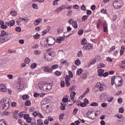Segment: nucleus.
I'll return each mask as SVG.
<instances>
[{
  "mask_svg": "<svg viewBox=\"0 0 125 125\" xmlns=\"http://www.w3.org/2000/svg\"><path fill=\"white\" fill-rule=\"evenodd\" d=\"M41 107L43 110H44L49 107V105H46V102H44V101L41 102Z\"/></svg>",
  "mask_w": 125,
  "mask_h": 125,
  "instance_id": "obj_14",
  "label": "nucleus"
},
{
  "mask_svg": "<svg viewBox=\"0 0 125 125\" xmlns=\"http://www.w3.org/2000/svg\"><path fill=\"white\" fill-rule=\"evenodd\" d=\"M62 102H64V103H66L67 102H70V101H69V96H66L65 98H64L62 99Z\"/></svg>",
  "mask_w": 125,
  "mask_h": 125,
  "instance_id": "obj_23",
  "label": "nucleus"
},
{
  "mask_svg": "<svg viewBox=\"0 0 125 125\" xmlns=\"http://www.w3.org/2000/svg\"><path fill=\"white\" fill-rule=\"evenodd\" d=\"M24 87V83L23 82L19 83L17 86L18 89H22Z\"/></svg>",
  "mask_w": 125,
  "mask_h": 125,
  "instance_id": "obj_19",
  "label": "nucleus"
},
{
  "mask_svg": "<svg viewBox=\"0 0 125 125\" xmlns=\"http://www.w3.org/2000/svg\"><path fill=\"white\" fill-rule=\"evenodd\" d=\"M38 87L42 90L46 92H48L50 89L52 88V86L50 84L43 83L42 82H40L38 84Z\"/></svg>",
  "mask_w": 125,
  "mask_h": 125,
  "instance_id": "obj_1",
  "label": "nucleus"
},
{
  "mask_svg": "<svg viewBox=\"0 0 125 125\" xmlns=\"http://www.w3.org/2000/svg\"><path fill=\"white\" fill-rule=\"evenodd\" d=\"M64 40H65V38L63 37H59L57 38L56 42L58 43H61V42H62V41H64Z\"/></svg>",
  "mask_w": 125,
  "mask_h": 125,
  "instance_id": "obj_17",
  "label": "nucleus"
},
{
  "mask_svg": "<svg viewBox=\"0 0 125 125\" xmlns=\"http://www.w3.org/2000/svg\"><path fill=\"white\" fill-rule=\"evenodd\" d=\"M24 119L26 120L27 123H31L32 121V118L30 117V115L29 114H24Z\"/></svg>",
  "mask_w": 125,
  "mask_h": 125,
  "instance_id": "obj_15",
  "label": "nucleus"
},
{
  "mask_svg": "<svg viewBox=\"0 0 125 125\" xmlns=\"http://www.w3.org/2000/svg\"><path fill=\"white\" fill-rule=\"evenodd\" d=\"M49 56H51V57H54L55 55H56V54L55 52L52 51L48 53Z\"/></svg>",
  "mask_w": 125,
  "mask_h": 125,
  "instance_id": "obj_30",
  "label": "nucleus"
},
{
  "mask_svg": "<svg viewBox=\"0 0 125 125\" xmlns=\"http://www.w3.org/2000/svg\"><path fill=\"white\" fill-rule=\"evenodd\" d=\"M38 125H42L43 123L41 120H37Z\"/></svg>",
  "mask_w": 125,
  "mask_h": 125,
  "instance_id": "obj_62",
  "label": "nucleus"
},
{
  "mask_svg": "<svg viewBox=\"0 0 125 125\" xmlns=\"http://www.w3.org/2000/svg\"><path fill=\"white\" fill-rule=\"evenodd\" d=\"M98 105H99L98 103L96 102L92 103L91 104V105L92 106L97 107Z\"/></svg>",
  "mask_w": 125,
  "mask_h": 125,
  "instance_id": "obj_40",
  "label": "nucleus"
},
{
  "mask_svg": "<svg viewBox=\"0 0 125 125\" xmlns=\"http://www.w3.org/2000/svg\"><path fill=\"white\" fill-rule=\"evenodd\" d=\"M98 73L99 77H102L103 74L104 73V70H103L102 69H99L98 70Z\"/></svg>",
  "mask_w": 125,
  "mask_h": 125,
  "instance_id": "obj_20",
  "label": "nucleus"
},
{
  "mask_svg": "<svg viewBox=\"0 0 125 125\" xmlns=\"http://www.w3.org/2000/svg\"><path fill=\"white\" fill-rule=\"evenodd\" d=\"M41 53V51H38V50H36L34 51V54L35 55H39Z\"/></svg>",
  "mask_w": 125,
  "mask_h": 125,
  "instance_id": "obj_49",
  "label": "nucleus"
},
{
  "mask_svg": "<svg viewBox=\"0 0 125 125\" xmlns=\"http://www.w3.org/2000/svg\"><path fill=\"white\" fill-rule=\"evenodd\" d=\"M104 86H105V85L102 84L101 83H98L96 84V87L99 89L100 91H104Z\"/></svg>",
  "mask_w": 125,
  "mask_h": 125,
  "instance_id": "obj_10",
  "label": "nucleus"
},
{
  "mask_svg": "<svg viewBox=\"0 0 125 125\" xmlns=\"http://www.w3.org/2000/svg\"><path fill=\"white\" fill-rule=\"evenodd\" d=\"M43 71L46 73H51L53 70H52L51 66L49 67V66H47L44 67Z\"/></svg>",
  "mask_w": 125,
  "mask_h": 125,
  "instance_id": "obj_12",
  "label": "nucleus"
},
{
  "mask_svg": "<svg viewBox=\"0 0 125 125\" xmlns=\"http://www.w3.org/2000/svg\"><path fill=\"white\" fill-rule=\"evenodd\" d=\"M81 9L82 10H83L84 11H85V10H86V8H85V5H82L81 6Z\"/></svg>",
  "mask_w": 125,
  "mask_h": 125,
  "instance_id": "obj_59",
  "label": "nucleus"
},
{
  "mask_svg": "<svg viewBox=\"0 0 125 125\" xmlns=\"http://www.w3.org/2000/svg\"><path fill=\"white\" fill-rule=\"evenodd\" d=\"M78 35H82L83 34V29H80L78 32Z\"/></svg>",
  "mask_w": 125,
  "mask_h": 125,
  "instance_id": "obj_53",
  "label": "nucleus"
},
{
  "mask_svg": "<svg viewBox=\"0 0 125 125\" xmlns=\"http://www.w3.org/2000/svg\"><path fill=\"white\" fill-rule=\"evenodd\" d=\"M68 23L70 25H72V27L75 29H78V21H75L73 19H70L68 21Z\"/></svg>",
  "mask_w": 125,
  "mask_h": 125,
  "instance_id": "obj_6",
  "label": "nucleus"
},
{
  "mask_svg": "<svg viewBox=\"0 0 125 125\" xmlns=\"http://www.w3.org/2000/svg\"><path fill=\"white\" fill-rule=\"evenodd\" d=\"M21 22H22V18H20L19 19L16 21V23L18 26H21Z\"/></svg>",
  "mask_w": 125,
  "mask_h": 125,
  "instance_id": "obj_26",
  "label": "nucleus"
},
{
  "mask_svg": "<svg viewBox=\"0 0 125 125\" xmlns=\"http://www.w3.org/2000/svg\"><path fill=\"white\" fill-rule=\"evenodd\" d=\"M72 8V5H68L67 7L65 6V5L62 4L59 7L57 8L56 9L54 10V12L55 13H59L60 11H62V10H64V9H68V10H71Z\"/></svg>",
  "mask_w": 125,
  "mask_h": 125,
  "instance_id": "obj_5",
  "label": "nucleus"
},
{
  "mask_svg": "<svg viewBox=\"0 0 125 125\" xmlns=\"http://www.w3.org/2000/svg\"><path fill=\"white\" fill-rule=\"evenodd\" d=\"M58 67V65L55 64L51 66V68H52V70H55V69H57Z\"/></svg>",
  "mask_w": 125,
  "mask_h": 125,
  "instance_id": "obj_46",
  "label": "nucleus"
},
{
  "mask_svg": "<svg viewBox=\"0 0 125 125\" xmlns=\"http://www.w3.org/2000/svg\"><path fill=\"white\" fill-rule=\"evenodd\" d=\"M113 5L114 8L116 9H119V8H121V3H120L118 0H115L113 1Z\"/></svg>",
  "mask_w": 125,
  "mask_h": 125,
  "instance_id": "obj_9",
  "label": "nucleus"
},
{
  "mask_svg": "<svg viewBox=\"0 0 125 125\" xmlns=\"http://www.w3.org/2000/svg\"><path fill=\"white\" fill-rule=\"evenodd\" d=\"M101 24H102L101 21H99L97 23V28L98 29H99L100 28V25H101Z\"/></svg>",
  "mask_w": 125,
  "mask_h": 125,
  "instance_id": "obj_38",
  "label": "nucleus"
},
{
  "mask_svg": "<svg viewBox=\"0 0 125 125\" xmlns=\"http://www.w3.org/2000/svg\"><path fill=\"white\" fill-rule=\"evenodd\" d=\"M11 14L12 16H16V12L15 11H11Z\"/></svg>",
  "mask_w": 125,
  "mask_h": 125,
  "instance_id": "obj_61",
  "label": "nucleus"
},
{
  "mask_svg": "<svg viewBox=\"0 0 125 125\" xmlns=\"http://www.w3.org/2000/svg\"><path fill=\"white\" fill-rule=\"evenodd\" d=\"M101 96H104V98H102V99H103L104 100H106V99L108 98V95L104 93L101 95Z\"/></svg>",
  "mask_w": 125,
  "mask_h": 125,
  "instance_id": "obj_37",
  "label": "nucleus"
},
{
  "mask_svg": "<svg viewBox=\"0 0 125 125\" xmlns=\"http://www.w3.org/2000/svg\"><path fill=\"white\" fill-rule=\"evenodd\" d=\"M65 80L66 82H70V81H71V78H70V77H69L68 76H66L65 77Z\"/></svg>",
  "mask_w": 125,
  "mask_h": 125,
  "instance_id": "obj_52",
  "label": "nucleus"
},
{
  "mask_svg": "<svg viewBox=\"0 0 125 125\" xmlns=\"http://www.w3.org/2000/svg\"><path fill=\"white\" fill-rule=\"evenodd\" d=\"M25 106H31V101L30 100L26 101L25 102Z\"/></svg>",
  "mask_w": 125,
  "mask_h": 125,
  "instance_id": "obj_35",
  "label": "nucleus"
},
{
  "mask_svg": "<svg viewBox=\"0 0 125 125\" xmlns=\"http://www.w3.org/2000/svg\"><path fill=\"white\" fill-rule=\"evenodd\" d=\"M125 112V108L124 107H121L120 108H119V113H124Z\"/></svg>",
  "mask_w": 125,
  "mask_h": 125,
  "instance_id": "obj_54",
  "label": "nucleus"
},
{
  "mask_svg": "<svg viewBox=\"0 0 125 125\" xmlns=\"http://www.w3.org/2000/svg\"><path fill=\"white\" fill-rule=\"evenodd\" d=\"M115 83L117 86H122V84H123V80L122 77L121 76H117L113 77L111 79V84L114 85Z\"/></svg>",
  "mask_w": 125,
  "mask_h": 125,
  "instance_id": "obj_2",
  "label": "nucleus"
},
{
  "mask_svg": "<svg viewBox=\"0 0 125 125\" xmlns=\"http://www.w3.org/2000/svg\"><path fill=\"white\" fill-rule=\"evenodd\" d=\"M63 118H64V114L62 113L59 116V120H60V121H62V120H63Z\"/></svg>",
  "mask_w": 125,
  "mask_h": 125,
  "instance_id": "obj_51",
  "label": "nucleus"
},
{
  "mask_svg": "<svg viewBox=\"0 0 125 125\" xmlns=\"http://www.w3.org/2000/svg\"><path fill=\"white\" fill-rule=\"evenodd\" d=\"M115 116L119 119H123L124 118V116H123L122 114H116Z\"/></svg>",
  "mask_w": 125,
  "mask_h": 125,
  "instance_id": "obj_45",
  "label": "nucleus"
},
{
  "mask_svg": "<svg viewBox=\"0 0 125 125\" xmlns=\"http://www.w3.org/2000/svg\"><path fill=\"white\" fill-rule=\"evenodd\" d=\"M41 37V35L36 33V34L34 35L33 37L34 38V39H35V40H39V39H40Z\"/></svg>",
  "mask_w": 125,
  "mask_h": 125,
  "instance_id": "obj_24",
  "label": "nucleus"
},
{
  "mask_svg": "<svg viewBox=\"0 0 125 125\" xmlns=\"http://www.w3.org/2000/svg\"><path fill=\"white\" fill-rule=\"evenodd\" d=\"M24 113L25 112H21V113H20L19 114H18V117L19 118H23L24 117V116H25V114H24Z\"/></svg>",
  "mask_w": 125,
  "mask_h": 125,
  "instance_id": "obj_39",
  "label": "nucleus"
},
{
  "mask_svg": "<svg viewBox=\"0 0 125 125\" xmlns=\"http://www.w3.org/2000/svg\"><path fill=\"white\" fill-rule=\"evenodd\" d=\"M64 32V27H61L57 30L58 33H63Z\"/></svg>",
  "mask_w": 125,
  "mask_h": 125,
  "instance_id": "obj_29",
  "label": "nucleus"
},
{
  "mask_svg": "<svg viewBox=\"0 0 125 125\" xmlns=\"http://www.w3.org/2000/svg\"><path fill=\"white\" fill-rule=\"evenodd\" d=\"M39 46L40 45H39V44H36L32 47V48H33L34 49H37V48H39Z\"/></svg>",
  "mask_w": 125,
  "mask_h": 125,
  "instance_id": "obj_47",
  "label": "nucleus"
},
{
  "mask_svg": "<svg viewBox=\"0 0 125 125\" xmlns=\"http://www.w3.org/2000/svg\"><path fill=\"white\" fill-rule=\"evenodd\" d=\"M103 27L104 31V33L108 32V24H107L106 22H104Z\"/></svg>",
  "mask_w": 125,
  "mask_h": 125,
  "instance_id": "obj_18",
  "label": "nucleus"
},
{
  "mask_svg": "<svg viewBox=\"0 0 125 125\" xmlns=\"http://www.w3.org/2000/svg\"><path fill=\"white\" fill-rule=\"evenodd\" d=\"M42 20L41 18H39L37 20H34V26H38V25H39V24H40V23H41V22H42Z\"/></svg>",
  "mask_w": 125,
  "mask_h": 125,
  "instance_id": "obj_16",
  "label": "nucleus"
},
{
  "mask_svg": "<svg viewBox=\"0 0 125 125\" xmlns=\"http://www.w3.org/2000/svg\"><path fill=\"white\" fill-rule=\"evenodd\" d=\"M88 92H89V88H87L84 93L82 95V96H81L82 97H84Z\"/></svg>",
  "mask_w": 125,
  "mask_h": 125,
  "instance_id": "obj_28",
  "label": "nucleus"
},
{
  "mask_svg": "<svg viewBox=\"0 0 125 125\" xmlns=\"http://www.w3.org/2000/svg\"><path fill=\"white\" fill-rule=\"evenodd\" d=\"M3 38L5 39L6 42H8V41H9V40L11 39L10 35L9 34H7V35L4 36Z\"/></svg>",
  "mask_w": 125,
  "mask_h": 125,
  "instance_id": "obj_21",
  "label": "nucleus"
},
{
  "mask_svg": "<svg viewBox=\"0 0 125 125\" xmlns=\"http://www.w3.org/2000/svg\"><path fill=\"white\" fill-rule=\"evenodd\" d=\"M92 45H93L92 44L88 43L86 45V46H84L83 48H84V49H86V50H90L93 48Z\"/></svg>",
  "mask_w": 125,
  "mask_h": 125,
  "instance_id": "obj_13",
  "label": "nucleus"
},
{
  "mask_svg": "<svg viewBox=\"0 0 125 125\" xmlns=\"http://www.w3.org/2000/svg\"><path fill=\"white\" fill-rule=\"evenodd\" d=\"M47 42H48V46H52L56 42V40L53 37H50L47 39Z\"/></svg>",
  "mask_w": 125,
  "mask_h": 125,
  "instance_id": "obj_7",
  "label": "nucleus"
},
{
  "mask_svg": "<svg viewBox=\"0 0 125 125\" xmlns=\"http://www.w3.org/2000/svg\"><path fill=\"white\" fill-rule=\"evenodd\" d=\"M50 30V26H47L46 29L44 30L42 33L43 34H47V33H48V32H49V31Z\"/></svg>",
  "mask_w": 125,
  "mask_h": 125,
  "instance_id": "obj_27",
  "label": "nucleus"
},
{
  "mask_svg": "<svg viewBox=\"0 0 125 125\" xmlns=\"http://www.w3.org/2000/svg\"><path fill=\"white\" fill-rule=\"evenodd\" d=\"M86 116L88 119H90V120H95L94 117H96L97 114H96V113H93V112H88L87 113Z\"/></svg>",
  "mask_w": 125,
  "mask_h": 125,
  "instance_id": "obj_8",
  "label": "nucleus"
},
{
  "mask_svg": "<svg viewBox=\"0 0 125 125\" xmlns=\"http://www.w3.org/2000/svg\"><path fill=\"white\" fill-rule=\"evenodd\" d=\"M21 20H24L25 22H28L29 21V18L28 17L21 18Z\"/></svg>",
  "mask_w": 125,
  "mask_h": 125,
  "instance_id": "obj_60",
  "label": "nucleus"
},
{
  "mask_svg": "<svg viewBox=\"0 0 125 125\" xmlns=\"http://www.w3.org/2000/svg\"><path fill=\"white\" fill-rule=\"evenodd\" d=\"M7 90V89L5 84L2 83L0 84V91L1 92H6Z\"/></svg>",
  "mask_w": 125,
  "mask_h": 125,
  "instance_id": "obj_11",
  "label": "nucleus"
},
{
  "mask_svg": "<svg viewBox=\"0 0 125 125\" xmlns=\"http://www.w3.org/2000/svg\"><path fill=\"white\" fill-rule=\"evenodd\" d=\"M83 69L82 68H80L78 69L77 71V74L78 75V76H80V75H81V74H82V73H83Z\"/></svg>",
  "mask_w": 125,
  "mask_h": 125,
  "instance_id": "obj_32",
  "label": "nucleus"
},
{
  "mask_svg": "<svg viewBox=\"0 0 125 125\" xmlns=\"http://www.w3.org/2000/svg\"><path fill=\"white\" fill-rule=\"evenodd\" d=\"M0 103L1 105H3L4 110H6L9 108V104L11 103V100L6 98L1 100Z\"/></svg>",
  "mask_w": 125,
  "mask_h": 125,
  "instance_id": "obj_4",
  "label": "nucleus"
},
{
  "mask_svg": "<svg viewBox=\"0 0 125 125\" xmlns=\"http://www.w3.org/2000/svg\"><path fill=\"white\" fill-rule=\"evenodd\" d=\"M62 74V72L61 71H56L55 72V75H56L57 76H60Z\"/></svg>",
  "mask_w": 125,
  "mask_h": 125,
  "instance_id": "obj_43",
  "label": "nucleus"
},
{
  "mask_svg": "<svg viewBox=\"0 0 125 125\" xmlns=\"http://www.w3.org/2000/svg\"><path fill=\"white\" fill-rule=\"evenodd\" d=\"M7 35V34H6V32L4 31H2L1 32V34H0V36L1 37H5V36H6Z\"/></svg>",
  "mask_w": 125,
  "mask_h": 125,
  "instance_id": "obj_36",
  "label": "nucleus"
},
{
  "mask_svg": "<svg viewBox=\"0 0 125 125\" xmlns=\"http://www.w3.org/2000/svg\"><path fill=\"white\" fill-rule=\"evenodd\" d=\"M74 89V86H72L69 88V90L72 92L70 96V99H69V102L71 104H70L69 105H73V104H75V103H76V100L74 99L75 97L76 96V92H75Z\"/></svg>",
  "mask_w": 125,
  "mask_h": 125,
  "instance_id": "obj_3",
  "label": "nucleus"
},
{
  "mask_svg": "<svg viewBox=\"0 0 125 125\" xmlns=\"http://www.w3.org/2000/svg\"><path fill=\"white\" fill-rule=\"evenodd\" d=\"M16 31H17V32H21V27H16Z\"/></svg>",
  "mask_w": 125,
  "mask_h": 125,
  "instance_id": "obj_64",
  "label": "nucleus"
},
{
  "mask_svg": "<svg viewBox=\"0 0 125 125\" xmlns=\"http://www.w3.org/2000/svg\"><path fill=\"white\" fill-rule=\"evenodd\" d=\"M75 64L76 65H77V66H79V65H81V60H77L76 61H75Z\"/></svg>",
  "mask_w": 125,
  "mask_h": 125,
  "instance_id": "obj_44",
  "label": "nucleus"
},
{
  "mask_svg": "<svg viewBox=\"0 0 125 125\" xmlns=\"http://www.w3.org/2000/svg\"><path fill=\"white\" fill-rule=\"evenodd\" d=\"M0 125H8L6 124V123H5V122L3 120H1L0 121Z\"/></svg>",
  "mask_w": 125,
  "mask_h": 125,
  "instance_id": "obj_57",
  "label": "nucleus"
},
{
  "mask_svg": "<svg viewBox=\"0 0 125 125\" xmlns=\"http://www.w3.org/2000/svg\"><path fill=\"white\" fill-rule=\"evenodd\" d=\"M88 18V17H87V16L84 15L82 17V19L83 21H85V20H87Z\"/></svg>",
  "mask_w": 125,
  "mask_h": 125,
  "instance_id": "obj_41",
  "label": "nucleus"
},
{
  "mask_svg": "<svg viewBox=\"0 0 125 125\" xmlns=\"http://www.w3.org/2000/svg\"><path fill=\"white\" fill-rule=\"evenodd\" d=\"M87 78V74L86 73H83L82 74V78L83 79H86Z\"/></svg>",
  "mask_w": 125,
  "mask_h": 125,
  "instance_id": "obj_50",
  "label": "nucleus"
},
{
  "mask_svg": "<svg viewBox=\"0 0 125 125\" xmlns=\"http://www.w3.org/2000/svg\"><path fill=\"white\" fill-rule=\"evenodd\" d=\"M66 107V105L64 104H61V106H60V108L61 110H65V107Z\"/></svg>",
  "mask_w": 125,
  "mask_h": 125,
  "instance_id": "obj_42",
  "label": "nucleus"
},
{
  "mask_svg": "<svg viewBox=\"0 0 125 125\" xmlns=\"http://www.w3.org/2000/svg\"><path fill=\"white\" fill-rule=\"evenodd\" d=\"M21 98L24 100H28L29 99V96L27 95H23Z\"/></svg>",
  "mask_w": 125,
  "mask_h": 125,
  "instance_id": "obj_31",
  "label": "nucleus"
},
{
  "mask_svg": "<svg viewBox=\"0 0 125 125\" xmlns=\"http://www.w3.org/2000/svg\"><path fill=\"white\" fill-rule=\"evenodd\" d=\"M86 39L85 38H83V40H82V45H85L86 43Z\"/></svg>",
  "mask_w": 125,
  "mask_h": 125,
  "instance_id": "obj_34",
  "label": "nucleus"
},
{
  "mask_svg": "<svg viewBox=\"0 0 125 125\" xmlns=\"http://www.w3.org/2000/svg\"><path fill=\"white\" fill-rule=\"evenodd\" d=\"M15 24V21L14 20H12L8 22V26L9 27H12V26Z\"/></svg>",
  "mask_w": 125,
  "mask_h": 125,
  "instance_id": "obj_22",
  "label": "nucleus"
},
{
  "mask_svg": "<svg viewBox=\"0 0 125 125\" xmlns=\"http://www.w3.org/2000/svg\"><path fill=\"white\" fill-rule=\"evenodd\" d=\"M4 42H6V41H5V39L3 38L0 37V43H4Z\"/></svg>",
  "mask_w": 125,
  "mask_h": 125,
  "instance_id": "obj_33",
  "label": "nucleus"
},
{
  "mask_svg": "<svg viewBox=\"0 0 125 125\" xmlns=\"http://www.w3.org/2000/svg\"><path fill=\"white\" fill-rule=\"evenodd\" d=\"M49 56V55H44V59L47 61H50L51 60V58Z\"/></svg>",
  "mask_w": 125,
  "mask_h": 125,
  "instance_id": "obj_25",
  "label": "nucleus"
},
{
  "mask_svg": "<svg viewBox=\"0 0 125 125\" xmlns=\"http://www.w3.org/2000/svg\"><path fill=\"white\" fill-rule=\"evenodd\" d=\"M32 6L33 8H34L35 9H38L39 8V7L38 6V4L36 3L33 4Z\"/></svg>",
  "mask_w": 125,
  "mask_h": 125,
  "instance_id": "obj_55",
  "label": "nucleus"
},
{
  "mask_svg": "<svg viewBox=\"0 0 125 125\" xmlns=\"http://www.w3.org/2000/svg\"><path fill=\"white\" fill-rule=\"evenodd\" d=\"M73 8L74 9H79L80 8V6L76 4L75 5L73 6Z\"/></svg>",
  "mask_w": 125,
  "mask_h": 125,
  "instance_id": "obj_63",
  "label": "nucleus"
},
{
  "mask_svg": "<svg viewBox=\"0 0 125 125\" xmlns=\"http://www.w3.org/2000/svg\"><path fill=\"white\" fill-rule=\"evenodd\" d=\"M32 69H35V68H36L37 67V63H33L31 66Z\"/></svg>",
  "mask_w": 125,
  "mask_h": 125,
  "instance_id": "obj_58",
  "label": "nucleus"
},
{
  "mask_svg": "<svg viewBox=\"0 0 125 125\" xmlns=\"http://www.w3.org/2000/svg\"><path fill=\"white\" fill-rule=\"evenodd\" d=\"M115 49H116V47H115V46H113L109 50V52H112V51H114Z\"/></svg>",
  "mask_w": 125,
  "mask_h": 125,
  "instance_id": "obj_56",
  "label": "nucleus"
},
{
  "mask_svg": "<svg viewBox=\"0 0 125 125\" xmlns=\"http://www.w3.org/2000/svg\"><path fill=\"white\" fill-rule=\"evenodd\" d=\"M30 60L29 58H25L24 60V62L26 64H29V62H30Z\"/></svg>",
  "mask_w": 125,
  "mask_h": 125,
  "instance_id": "obj_48",
  "label": "nucleus"
}]
</instances>
